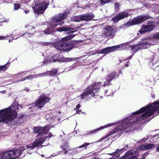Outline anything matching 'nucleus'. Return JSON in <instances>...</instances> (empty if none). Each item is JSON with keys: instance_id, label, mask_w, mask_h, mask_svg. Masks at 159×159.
Wrapping results in <instances>:
<instances>
[{"instance_id": "obj_27", "label": "nucleus", "mask_w": 159, "mask_h": 159, "mask_svg": "<svg viewBox=\"0 0 159 159\" xmlns=\"http://www.w3.org/2000/svg\"><path fill=\"white\" fill-rule=\"evenodd\" d=\"M107 127V125H106L104 126H101L100 128H98L96 129H94L93 130H91L90 131H87V134H93L94 133H96L97 132H98L100 130H101L104 129L105 128H106Z\"/></svg>"}, {"instance_id": "obj_6", "label": "nucleus", "mask_w": 159, "mask_h": 159, "mask_svg": "<svg viewBox=\"0 0 159 159\" xmlns=\"http://www.w3.org/2000/svg\"><path fill=\"white\" fill-rule=\"evenodd\" d=\"M50 98L44 94L41 95L37 100L35 102V104L33 107H29V109L41 108L43 107L45 104L49 102Z\"/></svg>"}, {"instance_id": "obj_49", "label": "nucleus", "mask_w": 159, "mask_h": 159, "mask_svg": "<svg viewBox=\"0 0 159 159\" xmlns=\"http://www.w3.org/2000/svg\"><path fill=\"white\" fill-rule=\"evenodd\" d=\"M24 34L25 36V37L26 38H28L29 37H31V35H30L29 34H28V35H25V34H23V35H24Z\"/></svg>"}, {"instance_id": "obj_14", "label": "nucleus", "mask_w": 159, "mask_h": 159, "mask_svg": "<svg viewBox=\"0 0 159 159\" xmlns=\"http://www.w3.org/2000/svg\"><path fill=\"white\" fill-rule=\"evenodd\" d=\"M47 4L44 2L36 4L34 7V12L38 14H42L47 8Z\"/></svg>"}, {"instance_id": "obj_29", "label": "nucleus", "mask_w": 159, "mask_h": 159, "mask_svg": "<svg viewBox=\"0 0 159 159\" xmlns=\"http://www.w3.org/2000/svg\"><path fill=\"white\" fill-rule=\"evenodd\" d=\"M26 116L24 115H21L17 117V118L19 120H17V121L18 123H21L24 122V120L23 119H25Z\"/></svg>"}, {"instance_id": "obj_56", "label": "nucleus", "mask_w": 159, "mask_h": 159, "mask_svg": "<svg viewBox=\"0 0 159 159\" xmlns=\"http://www.w3.org/2000/svg\"><path fill=\"white\" fill-rule=\"evenodd\" d=\"M157 151H159V146L158 147V148L157 149Z\"/></svg>"}, {"instance_id": "obj_35", "label": "nucleus", "mask_w": 159, "mask_h": 159, "mask_svg": "<svg viewBox=\"0 0 159 159\" xmlns=\"http://www.w3.org/2000/svg\"><path fill=\"white\" fill-rule=\"evenodd\" d=\"M89 144V143H84L83 144L79 147L78 148H84V149H86L87 146Z\"/></svg>"}, {"instance_id": "obj_41", "label": "nucleus", "mask_w": 159, "mask_h": 159, "mask_svg": "<svg viewBox=\"0 0 159 159\" xmlns=\"http://www.w3.org/2000/svg\"><path fill=\"white\" fill-rule=\"evenodd\" d=\"M154 38L155 39H159V33L154 34Z\"/></svg>"}, {"instance_id": "obj_34", "label": "nucleus", "mask_w": 159, "mask_h": 159, "mask_svg": "<svg viewBox=\"0 0 159 159\" xmlns=\"http://www.w3.org/2000/svg\"><path fill=\"white\" fill-rule=\"evenodd\" d=\"M115 1V0H100V3L102 5L108 2H111Z\"/></svg>"}, {"instance_id": "obj_50", "label": "nucleus", "mask_w": 159, "mask_h": 159, "mask_svg": "<svg viewBox=\"0 0 159 159\" xmlns=\"http://www.w3.org/2000/svg\"><path fill=\"white\" fill-rule=\"evenodd\" d=\"M80 107V104H78L76 107V108L77 109H79Z\"/></svg>"}, {"instance_id": "obj_28", "label": "nucleus", "mask_w": 159, "mask_h": 159, "mask_svg": "<svg viewBox=\"0 0 159 159\" xmlns=\"http://www.w3.org/2000/svg\"><path fill=\"white\" fill-rule=\"evenodd\" d=\"M75 36V35H69L66 37L63 38L62 39V40L65 43H66V42H67L66 41L69 40H70L72 38H73Z\"/></svg>"}, {"instance_id": "obj_63", "label": "nucleus", "mask_w": 159, "mask_h": 159, "mask_svg": "<svg viewBox=\"0 0 159 159\" xmlns=\"http://www.w3.org/2000/svg\"><path fill=\"white\" fill-rule=\"evenodd\" d=\"M93 159H98V158L95 157V158H93Z\"/></svg>"}, {"instance_id": "obj_51", "label": "nucleus", "mask_w": 159, "mask_h": 159, "mask_svg": "<svg viewBox=\"0 0 159 159\" xmlns=\"http://www.w3.org/2000/svg\"><path fill=\"white\" fill-rule=\"evenodd\" d=\"M24 12L26 14H27L29 13V10H26Z\"/></svg>"}, {"instance_id": "obj_45", "label": "nucleus", "mask_w": 159, "mask_h": 159, "mask_svg": "<svg viewBox=\"0 0 159 159\" xmlns=\"http://www.w3.org/2000/svg\"><path fill=\"white\" fill-rule=\"evenodd\" d=\"M156 7H158V8L157 9H158L157 11H155V12H156V13H159V5H157L156 6Z\"/></svg>"}, {"instance_id": "obj_60", "label": "nucleus", "mask_w": 159, "mask_h": 159, "mask_svg": "<svg viewBox=\"0 0 159 159\" xmlns=\"http://www.w3.org/2000/svg\"><path fill=\"white\" fill-rule=\"evenodd\" d=\"M61 113V111H58V113H59V114H60Z\"/></svg>"}, {"instance_id": "obj_1", "label": "nucleus", "mask_w": 159, "mask_h": 159, "mask_svg": "<svg viewBox=\"0 0 159 159\" xmlns=\"http://www.w3.org/2000/svg\"><path fill=\"white\" fill-rule=\"evenodd\" d=\"M137 119L132 116H129L122 120V124L116 127L114 129L110 131L105 136L101 138L100 141H102L108 137L115 133H118L119 136L124 132L128 133L130 129V127L133 124L136 123Z\"/></svg>"}, {"instance_id": "obj_19", "label": "nucleus", "mask_w": 159, "mask_h": 159, "mask_svg": "<svg viewBox=\"0 0 159 159\" xmlns=\"http://www.w3.org/2000/svg\"><path fill=\"white\" fill-rule=\"evenodd\" d=\"M128 16V14L126 12L120 13L112 19V20L114 22H116L120 20L127 17Z\"/></svg>"}, {"instance_id": "obj_12", "label": "nucleus", "mask_w": 159, "mask_h": 159, "mask_svg": "<svg viewBox=\"0 0 159 159\" xmlns=\"http://www.w3.org/2000/svg\"><path fill=\"white\" fill-rule=\"evenodd\" d=\"M148 18L146 16H139L135 17L131 21H129L125 25V26H129L138 24L142 23L144 20H146Z\"/></svg>"}, {"instance_id": "obj_59", "label": "nucleus", "mask_w": 159, "mask_h": 159, "mask_svg": "<svg viewBox=\"0 0 159 159\" xmlns=\"http://www.w3.org/2000/svg\"><path fill=\"white\" fill-rule=\"evenodd\" d=\"M23 73H22V72H21V73H19V74H20V75H22V74Z\"/></svg>"}, {"instance_id": "obj_39", "label": "nucleus", "mask_w": 159, "mask_h": 159, "mask_svg": "<svg viewBox=\"0 0 159 159\" xmlns=\"http://www.w3.org/2000/svg\"><path fill=\"white\" fill-rule=\"evenodd\" d=\"M20 5L17 4H15L14 5V10H17L20 8Z\"/></svg>"}, {"instance_id": "obj_20", "label": "nucleus", "mask_w": 159, "mask_h": 159, "mask_svg": "<svg viewBox=\"0 0 159 159\" xmlns=\"http://www.w3.org/2000/svg\"><path fill=\"white\" fill-rule=\"evenodd\" d=\"M136 151L134 150H129L124 155L120 157L122 159H129L132 155L135 154Z\"/></svg>"}, {"instance_id": "obj_38", "label": "nucleus", "mask_w": 159, "mask_h": 159, "mask_svg": "<svg viewBox=\"0 0 159 159\" xmlns=\"http://www.w3.org/2000/svg\"><path fill=\"white\" fill-rule=\"evenodd\" d=\"M4 18L3 16L1 15L0 14V22H8L9 20H7L5 21L4 20Z\"/></svg>"}, {"instance_id": "obj_7", "label": "nucleus", "mask_w": 159, "mask_h": 159, "mask_svg": "<svg viewBox=\"0 0 159 159\" xmlns=\"http://www.w3.org/2000/svg\"><path fill=\"white\" fill-rule=\"evenodd\" d=\"M67 15V14L66 13L61 14H60L57 16H56L55 17H53L52 18V20H53V23L51 25V28H47L45 30V33L46 34H51L52 29L56 27L58 25V24H56V23L59 22V21L64 20L66 17Z\"/></svg>"}, {"instance_id": "obj_37", "label": "nucleus", "mask_w": 159, "mask_h": 159, "mask_svg": "<svg viewBox=\"0 0 159 159\" xmlns=\"http://www.w3.org/2000/svg\"><path fill=\"white\" fill-rule=\"evenodd\" d=\"M120 151H120V149H117L116 150V151H115V152H114V153H115V156H119L120 155Z\"/></svg>"}, {"instance_id": "obj_55", "label": "nucleus", "mask_w": 159, "mask_h": 159, "mask_svg": "<svg viewBox=\"0 0 159 159\" xmlns=\"http://www.w3.org/2000/svg\"><path fill=\"white\" fill-rule=\"evenodd\" d=\"M158 135H159V136H158V137H159V134H156V135H154V136L155 137H157V136H158Z\"/></svg>"}, {"instance_id": "obj_10", "label": "nucleus", "mask_w": 159, "mask_h": 159, "mask_svg": "<svg viewBox=\"0 0 159 159\" xmlns=\"http://www.w3.org/2000/svg\"><path fill=\"white\" fill-rule=\"evenodd\" d=\"M52 134L50 133L49 135L48 136H45L43 138H40L38 139L34 140L31 145L27 146V148H31L32 149H34L36 147H39L48 138L50 139L52 136Z\"/></svg>"}, {"instance_id": "obj_30", "label": "nucleus", "mask_w": 159, "mask_h": 159, "mask_svg": "<svg viewBox=\"0 0 159 159\" xmlns=\"http://www.w3.org/2000/svg\"><path fill=\"white\" fill-rule=\"evenodd\" d=\"M115 77V74L114 73L109 74L107 78V80L111 81Z\"/></svg>"}, {"instance_id": "obj_40", "label": "nucleus", "mask_w": 159, "mask_h": 159, "mask_svg": "<svg viewBox=\"0 0 159 159\" xmlns=\"http://www.w3.org/2000/svg\"><path fill=\"white\" fill-rule=\"evenodd\" d=\"M110 81H109L108 80H107L104 82V84L103 85L104 86H108L110 85Z\"/></svg>"}, {"instance_id": "obj_13", "label": "nucleus", "mask_w": 159, "mask_h": 159, "mask_svg": "<svg viewBox=\"0 0 159 159\" xmlns=\"http://www.w3.org/2000/svg\"><path fill=\"white\" fill-rule=\"evenodd\" d=\"M151 44L150 43L141 42L137 45L134 46L127 45V48H131V49L134 51H137L138 49L142 50L143 49L149 47Z\"/></svg>"}, {"instance_id": "obj_52", "label": "nucleus", "mask_w": 159, "mask_h": 159, "mask_svg": "<svg viewBox=\"0 0 159 159\" xmlns=\"http://www.w3.org/2000/svg\"><path fill=\"white\" fill-rule=\"evenodd\" d=\"M115 5L116 7H119V4L116 3L115 4Z\"/></svg>"}, {"instance_id": "obj_24", "label": "nucleus", "mask_w": 159, "mask_h": 159, "mask_svg": "<svg viewBox=\"0 0 159 159\" xmlns=\"http://www.w3.org/2000/svg\"><path fill=\"white\" fill-rule=\"evenodd\" d=\"M23 108L22 106L19 105L17 102H14L10 107L3 109H19Z\"/></svg>"}, {"instance_id": "obj_4", "label": "nucleus", "mask_w": 159, "mask_h": 159, "mask_svg": "<svg viewBox=\"0 0 159 159\" xmlns=\"http://www.w3.org/2000/svg\"><path fill=\"white\" fill-rule=\"evenodd\" d=\"M145 111H147L140 116V117L138 119L140 121H141L143 119H145L148 117L157 113L155 116L152 117L151 118L148 119L145 121L146 123L148 122L155 116L159 114V110H138V111L133 113L134 114H137L142 113Z\"/></svg>"}, {"instance_id": "obj_36", "label": "nucleus", "mask_w": 159, "mask_h": 159, "mask_svg": "<svg viewBox=\"0 0 159 159\" xmlns=\"http://www.w3.org/2000/svg\"><path fill=\"white\" fill-rule=\"evenodd\" d=\"M7 67L6 65L0 66V71H4L7 69Z\"/></svg>"}, {"instance_id": "obj_22", "label": "nucleus", "mask_w": 159, "mask_h": 159, "mask_svg": "<svg viewBox=\"0 0 159 159\" xmlns=\"http://www.w3.org/2000/svg\"><path fill=\"white\" fill-rule=\"evenodd\" d=\"M154 27L153 25H145L143 26L139 31L141 33H144L152 30Z\"/></svg>"}, {"instance_id": "obj_54", "label": "nucleus", "mask_w": 159, "mask_h": 159, "mask_svg": "<svg viewBox=\"0 0 159 159\" xmlns=\"http://www.w3.org/2000/svg\"><path fill=\"white\" fill-rule=\"evenodd\" d=\"M0 92H1L2 93H5V91H0Z\"/></svg>"}, {"instance_id": "obj_61", "label": "nucleus", "mask_w": 159, "mask_h": 159, "mask_svg": "<svg viewBox=\"0 0 159 159\" xmlns=\"http://www.w3.org/2000/svg\"><path fill=\"white\" fill-rule=\"evenodd\" d=\"M2 80V79L0 78V83H1V81Z\"/></svg>"}, {"instance_id": "obj_2", "label": "nucleus", "mask_w": 159, "mask_h": 159, "mask_svg": "<svg viewBox=\"0 0 159 159\" xmlns=\"http://www.w3.org/2000/svg\"><path fill=\"white\" fill-rule=\"evenodd\" d=\"M17 116L15 110H0V123L6 124L14 120Z\"/></svg>"}, {"instance_id": "obj_47", "label": "nucleus", "mask_w": 159, "mask_h": 159, "mask_svg": "<svg viewBox=\"0 0 159 159\" xmlns=\"http://www.w3.org/2000/svg\"><path fill=\"white\" fill-rule=\"evenodd\" d=\"M115 153H114V152H113L112 153H109V154H108L109 155H111V156H115Z\"/></svg>"}, {"instance_id": "obj_42", "label": "nucleus", "mask_w": 159, "mask_h": 159, "mask_svg": "<svg viewBox=\"0 0 159 159\" xmlns=\"http://www.w3.org/2000/svg\"><path fill=\"white\" fill-rule=\"evenodd\" d=\"M113 94V91L112 90L111 91V92H110L109 90V91L107 95V96H112Z\"/></svg>"}, {"instance_id": "obj_5", "label": "nucleus", "mask_w": 159, "mask_h": 159, "mask_svg": "<svg viewBox=\"0 0 159 159\" xmlns=\"http://www.w3.org/2000/svg\"><path fill=\"white\" fill-rule=\"evenodd\" d=\"M127 43H123L121 45L116 46L109 47L107 48L102 49L98 50H96L94 51L90 52H89V55H94L97 54H107L110 52H113L120 48L121 46L125 45L127 46Z\"/></svg>"}, {"instance_id": "obj_21", "label": "nucleus", "mask_w": 159, "mask_h": 159, "mask_svg": "<svg viewBox=\"0 0 159 159\" xmlns=\"http://www.w3.org/2000/svg\"><path fill=\"white\" fill-rule=\"evenodd\" d=\"M81 20L87 21L91 20L94 17V16L92 14H82L80 15Z\"/></svg>"}, {"instance_id": "obj_32", "label": "nucleus", "mask_w": 159, "mask_h": 159, "mask_svg": "<svg viewBox=\"0 0 159 159\" xmlns=\"http://www.w3.org/2000/svg\"><path fill=\"white\" fill-rule=\"evenodd\" d=\"M72 20L74 21H81L80 15L75 16L72 18Z\"/></svg>"}, {"instance_id": "obj_23", "label": "nucleus", "mask_w": 159, "mask_h": 159, "mask_svg": "<svg viewBox=\"0 0 159 159\" xmlns=\"http://www.w3.org/2000/svg\"><path fill=\"white\" fill-rule=\"evenodd\" d=\"M70 31V33H72L77 30L76 28L72 29L69 27H63L57 29V31L59 32H61L63 31Z\"/></svg>"}, {"instance_id": "obj_26", "label": "nucleus", "mask_w": 159, "mask_h": 159, "mask_svg": "<svg viewBox=\"0 0 159 159\" xmlns=\"http://www.w3.org/2000/svg\"><path fill=\"white\" fill-rule=\"evenodd\" d=\"M25 27L27 28L28 29V30L29 31L28 32H26L25 33V35H28V33H29V35H30L31 36L35 32V28L31 26L30 25H27L25 26Z\"/></svg>"}, {"instance_id": "obj_31", "label": "nucleus", "mask_w": 159, "mask_h": 159, "mask_svg": "<svg viewBox=\"0 0 159 159\" xmlns=\"http://www.w3.org/2000/svg\"><path fill=\"white\" fill-rule=\"evenodd\" d=\"M154 146L153 144L151 143H148L144 146L143 149L145 150L149 149H151Z\"/></svg>"}, {"instance_id": "obj_3", "label": "nucleus", "mask_w": 159, "mask_h": 159, "mask_svg": "<svg viewBox=\"0 0 159 159\" xmlns=\"http://www.w3.org/2000/svg\"><path fill=\"white\" fill-rule=\"evenodd\" d=\"M101 86L100 82H97L94 84L89 86L80 96V99H83L86 98L89 95H90L92 97L95 98H98L99 96L98 93Z\"/></svg>"}, {"instance_id": "obj_53", "label": "nucleus", "mask_w": 159, "mask_h": 159, "mask_svg": "<svg viewBox=\"0 0 159 159\" xmlns=\"http://www.w3.org/2000/svg\"><path fill=\"white\" fill-rule=\"evenodd\" d=\"M48 43H43L42 44V45H48Z\"/></svg>"}, {"instance_id": "obj_11", "label": "nucleus", "mask_w": 159, "mask_h": 159, "mask_svg": "<svg viewBox=\"0 0 159 159\" xmlns=\"http://www.w3.org/2000/svg\"><path fill=\"white\" fill-rule=\"evenodd\" d=\"M49 126L48 125L43 127L40 126H34L33 128V132L34 134H38L37 135L38 137L40 135L45 134L49 131Z\"/></svg>"}, {"instance_id": "obj_58", "label": "nucleus", "mask_w": 159, "mask_h": 159, "mask_svg": "<svg viewBox=\"0 0 159 159\" xmlns=\"http://www.w3.org/2000/svg\"><path fill=\"white\" fill-rule=\"evenodd\" d=\"M128 147V145H126V146H125V147H126V148H127V147Z\"/></svg>"}, {"instance_id": "obj_57", "label": "nucleus", "mask_w": 159, "mask_h": 159, "mask_svg": "<svg viewBox=\"0 0 159 159\" xmlns=\"http://www.w3.org/2000/svg\"><path fill=\"white\" fill-rule=\"evenodd\" d=\"M129 66V65L128 63L126 64L125 65V67H127V66Z\"/></svg>"}, {"instance_id": "obj_48", "label": "nucleus", "mask_w": 159, "mask_h": 159, "mask_svg": "<svg viewBox=\"0 0 159 159\" xmlns=\"http://www.w3.org/2000/svg\"><path fill=\"white\" fill-rule=\"evenodd\" d=\"M81 111V110H76V113H78L79 114H80V112Z\"/></svg>"}, {"instance_id": "obj_33", "label": "nucleus", "mask_w": 159, "mask_h": 159, "mask_svg": "<svg viewBox=\"0 0 159 159\" xmlns=\"http://www.w3.org/2000/svg\"><path fill=\"white\" fill-rule=\"evenodd\" d=\"M48 72H50V73H48L49 76H55L57 74V70L56 69L51 71H49Z\"/></svg>"}, {"instance_id": "obj_16", "label": "nucleus", "mask_w": 159, "mask_h": 159, "mask_svg": "<svg viewBox=\"0 0 159 159\" xmlns=\"http://www.w3.org/2000/svg\"><path fill=\"white\" fill-rule=\"evenodd\" d=\"M140 109H159V100L142 107Z\"/></svg>"}, {"instance_id": "obj_46", "label": "nucleus", "mask_w": 159, "mask_h": 159, "mask_svg": "<svg viewBox=\"0 0 159 159\" xmlns=\"http://www.w3.org/2000/svg\"><path fill=\"white\" fill-rule=\"evenodd\" d=\"M127 149V148H126L125 147H124L123 148L120 149V151H123L124 150H125L126 151Z\"/></svg>"}, {"instance_id": "obj_43", "label": "nucleus", "mask_w": 159, "mask_h": 159, "mask_svg": "<svg viewBox=\"0 0 159 159\" xmlns=\"http://www.w3.org/2000/svg\"><path fill=\"white\" fill-rule=\"evenodd\" d=\"M8 36L7 35L6 36H0V40L3 39L4 38L7 37Z\"/></svg>"}, {"instance_id": "obj_17", "label": "nucleus", "mask_w": 159, "mask_h": 159, "mask_svg": "<svg viewBox=\"0 0 159 159\" xmlns=\"http://www.w3.org/2000/svg\"><path fill=\"white\" fill-rule=\"evenodd\" d=\"M74 59L73 58H60L58 60H53V58H51V59H49V58H47V59L46 60V61H44V62L45 63H47L48 62H51L52 61H53V62H55L56 61H60L62 62H67L68 61H72Z\"/></svg>"}, {"instance_id": "obj_64", "label": "nucleus", "mask_w": 159, "mask_h": 159, "mask_svg": "<svg viewBox=\"0 0 159 159\" xmlns=\"http://www.w3.org/2000/svg\"><path fill=\"white\" fill-rule=\"evenodd\" d=\"M29 91V89H27L26 90V91Z\"/></svg>"}, {"instance_id": "obj_44", "label": "nucleus", "mask_w": 159, "mask_h": 159, "mask_svg": "<svg viewBox=\"0 0 159 159\" xmlns=\"http://www.w3.org/2000/svg\"><path fill=\"white\" fill-rule=\"evenodd\" d=\"M129 159H138L137 157L135 156H132Z\"/></svg>"}, {"instance_id": "obj_25", "label": "nucleus", "mask_w": 159, "mask_h": 159, "mask_svg": "<svg viewBox=\"0 0 159 159\" xmlns=\"http://www.w3.org/2000/svg\"><path fill=\"white\" fill-rule=\"evenodd\" d=\"M61 148H62L65 154L67 153L68 151L71 150L69 143L67 142H65L63 145L61 146Z\"/></svg>"}, {"instance_id": "obj_9", "label": "nucleus", "mask_w": 159, "mask_h": 159, "mask_svg": "<svg viewBox=\"0 0 159 159\" xmlns=\"http://www.w3.org/2000/svg\"><path fill=\"white\" fill-rule=\"evenodd\" d=\"M65 43L62 40L60 42H57L54 44V47L60 51H66L70 49L72 46V44L69 42Z\"/></svg>"}, {"instance_id": "obj_8", "label": "nucleus", "mask_w": 159, "mask_h": 159, "mask_svg": "<svg viewBox=\"0 0 159 159\" xmlns=\"http://www.w3.org/2000/svg\"><path fill=\"white\" fill-rule=\"evenodd\" d=\"M20 155V151L18 149H13L5 152L2 156V159H15Z\"/></svg>"}, {"instance_id": "obj_62", "label": "nucleus", "mask_w": 159, "mask_h": 159, "mask_svg": "<svg viewBox=\"0 0 159 159\" xmlns=\"http://www.w3.org/2000/svg\"><path fill=\"white\" fill-rule=\"evenodd\" d=\"M143 157L141 159H144V158L145 159V158H144V157H143Z\"/></svg>"}, {"instance_id": "obj_18", "label": "nucleus", "mask_w": 159, "mask_h": 159, "mask_svg": "<svg viewBox=\"0 0 159 159\" xmlns=\"http://www.w3.org/2000/svg\"><path fill=\"white\" fill-rule=\"evenodd\" d=\"M104 32L105 35L107 36L112 37L115 35V31L114 29L111 26H108L105 28Z\"/></svg>"}, {"instance_id": "obj_15", "label": "nucleus", "mask_w": 159, "mask_h": 159, "mask_svg": "<svg viewBox=\"0 0 159 159\" xmlns=\"http://www.w3.org/2000/svg\"><path fill=\"white\" fill-rule=\"evenodd\" d=\"M50 73V72H48V71H47L43 73H42L38 74L26 76V77H25L24 78L21 79L20 81H16V82L17 83L20 81H23L26 79H30L31 80L33 78H36L38 77H41L46 76H49V75H48V73Z\"/></svg>"}]
</instances>
